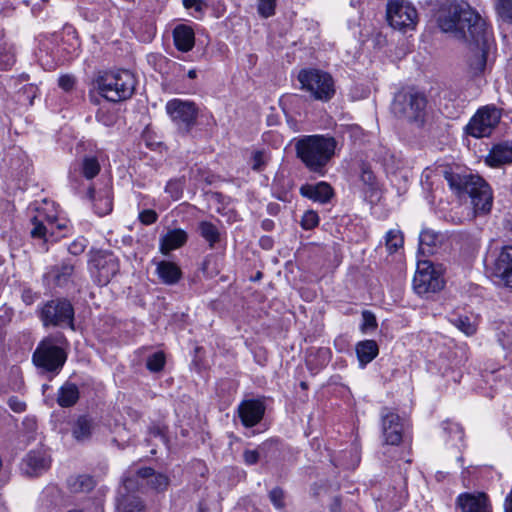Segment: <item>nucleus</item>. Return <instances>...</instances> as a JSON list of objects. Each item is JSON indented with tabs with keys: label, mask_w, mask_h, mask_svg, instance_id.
<instances>
[{
	"label": "nucleus",
	"mask_w": 512,
	"mask_h": 512,
	"mask_svg": "<svg viewBox=\"0 0 512 512\" xmlns=\"http://www.w3.org/2000/svg\"><path fill=\"white\" fill-rule=\"evenodd\" d=\"M438 24L443 32L468 43L471 52L469 67L474 74L481 73L493 42L485 20L467 3H453L439 17Z\"/></svg>",
	"instance_id": "obj_1"
},
{
	"label": "nucleus",
	"mask_w": 512,
	"mask_h": 512,
	"mask_svg": "<svg viewBox=\"0 0 512 512\" xmlns=\"http://www.w3.org/2000/svg\"><path fill=\"white\" fill-rule=\"evenodd\" d=\"M170 484L169 477L150 467L129 468L122 478V485L118 490L117 512H144L145 504L139 494L146 488L157 493L167 490Z\"/></svg>",
	"instance_id": "obj_2"
},
{
	"label": "nucleus",
	"mask_w": 512,
	"mask_h": 512,
	"mask_svg": "<svg viewBox=\"0 0 512 512\" xmlns=\"http://www.w3.org/2000/svg\"><path fill=\"white\" fill-rule=\"evenodd\" d=\"M336 149L337 141L329 135H305L295 142L297 158L308 171L319 176L326 174Z\"/></svg>",
	"instance_id": "obj_3"
},
{
	"label": "nucleus",
	"mask_w": 512,
	"mask_h": 512,
	"mask_svg": "<svg viewBox=\"0 0 512 512\" xmlns=\"http://www.w3.org/2000/svg\"><path fill=\"white\" fill-rule=\"evenodd\" d=\"M444 178L450 189L460 198L469 196L476 214L490 212L493 195L490 186L481 177L473 174L445 170Z\"/></svg>",
	"instance_id": "obj_4"
},
{
	"label": "nucleus",
	"mask_w": 512,
	"mask_h": 512,
	"mask_svg": "<svg viewBox=\"0 0 512 512\" xmlns=\"http://www.w3.org/2000/svg\"><path fill=\"white\" fill-rule=\"evenodd\" d=\"M68 342L63 334L50 335L40 341L32 355V361L41 374L55 376L66 360Z\"/></svg>",
	"instance_id": "obj_5"
},
{
	"label": "nucleus",
	"mask_w": 512,
	"mask_h": 512,
	"mask_svg": "<svg viewBox=\"0 0 512 512\" xmlns=\"http://www.w3.org/2000/svg\"><path fill=\"white\" fill-rule=\"evenodd\" d=\"M96 83L99 93L111 102L131 98L136 87V79L129 70L105 72L98 76Z\"/></svg>",
	"instance_id": "obj_6"
},
{
	"label": "nucleus",
	"mask_w": 512,
	"mask_h": 512,
	"mask_svg": "<svg viewBox=\"0 0 512 512\" xmlns=\"http://www.w3.org/2000/svg\"><path fill=\"white\" fill-rule=\"evenodd\" d=\"M427 100L419 92H399L396 94L392 111L396 117L422 125L426 115Z\"/></svg>",
	"instance_id": "obj_7"
},
{
	"label": "nucleus",
	"mask_w": 512,
	"mask_h": 512,
	"mask_svg": "<svg viewBox=\"0 0 512 512\" xmlns=\"http://www.w3.org/2000/svg\"><path fill=\"white\" fill-rule=\"evenodd\" d=\"M301 88L320 101H329L335 94V84L332 76L319 69H303L298 74Z\"/></svg>",
	"instance_id": "obj_8"
},
{
	"label": "nucleus",
	"mask_w": 512,
	"mask_h": 512,
	"mask_svg": "<svg viewBox=\"0 0 512 512\" xmlns=\"http://www.w3.org/2000/svg\"><path fill=\"white\" fill-rule=\"evenodd\" d=\"M386 17L389 25L399 31L414 30L418 23V12L408 0H388Z\"/></svg>",
	"instance_id": "obj_9"
},
{
	"label": "nucleus",
	"mask_w": 512,
	"mask_h": 512,
	"mask_svg": "<svg viewBox=\"0 0 512 512\" xmlns=\"http://www.w3.org/2000/svg\"><path fill=\"white\" fill-rule=\"evenodd\" d=\"M89 270L94 282L105 286L119 273L120 262L111 252L97 251L89 260Z\"/></svg>",
	"instance_id": "obj_10"
},
{
	"label": "nucleus",
	"mask_w": 512,
	"mask_h": 512,
	"mask_svg": "<svg viewBox=\"0 0 512 512\" xmlns=\"http://www.w3.org/2000/svg\"><path fill=\"white\" fill-rule=\"evenodd\" d=\"M39 317L44 326H69L73 328L74 309L65 299L47 301L39 309Z\"/></svg>",
	"instance_id": "obj_11"
},
{
	"label": "nucleus",
	"mask_w": 512,
	"mask_h": 512,
	"mask_svg": "<svg viewBox=\"0 0 512 512\" xmlns=\"http://www.w3.org/2000/svg\"><path fill=\"white\" fill-rule=\"evenodd\" d=\"M501 110L493 105L479 108L466 126L468 135L475 138L488 137L501 119Z\"/></svg>",
	"instance_id": "obj_12"
},
{
	"label": "nucleus",
	"mask_w": 512,
	"mask_h": 512,
	"mask_svg": "<svg viewBox=\"0 0 512 512\" xmlns=\"http://www.w3.org/2000/svg\"><path fill=\"white\" fill-rule=\"evenodd\" d=\"M166 112L180 131L189 133L196 124L198 108L192 101L172 99L166 103Z\"/></svg>",
	"instance_id": "obj_13"
},
{
	"label": "nucleus",
	"mask_w": 512,
	"mask_h": 512,
	"mask_svg": "<svg viewBox=\"0 0 512 512\" xmlns=\"http://www.w3.org/2000/svg\"><path fill=\"white\" fill-rule=\"evenodd\" d=\"M443 286L444 281L431 262L422 261L418 263L413 278V289L417 294L435 293L441 290Z\"/></svg>",
	"instance_id": "obj_14"
},
{
	"label": "nucleus",
	"mask_w": 512,
	"mask_h": 512,
	"mask_svg": "<svg viewBox=\"0 0 512 512\" xmlns=\"http://www.w3.org/2000/svg\"><path fill=\"white\" fill-rule=\"evenodd\" d=\"M491 275L496 284L512 287V245L501 249L494 260Z\"/></svg>",
	"instance_id": "obj_15"
},
{
	"label": "nucleus",
	"mask_w": 512,
	"mask_h": 512,
	"mask_svg": "<svg viewBox=\"0 0 512 512\" xmlns=\"http://www.w3.org/2000/svg\"><path fill=\"white\" fill-rule=\"evenodd\" d=\"M51 464L48 453L43 449L29 451L22 459L20 471L26 477H39L45 473Z\"/></svg>",
	"instance_id": "obj_16"
},
{
	"label": "nucleus",
	"mask_w": 512,
	"mask_h": 512,
	"mask_svg": "<svg viewBox=\"0 0 512 512\" xmlns=\"http://www.w3.org/2000/svg\"><path fill=\"white\" fill-rule=\"evenodd\" d=\"M404 424L398 414L383 410L382 434L386 444L398 445L402 441Z\"/></svg>",
	"instance_id": "obj_17"
},
{
	"label": "nucleus",
	"mask_w": 512,
	"mask_h": 512,
	"mask_svg": "<svg viewBox=\"0 0 512 512\" xmlns=\"http://www.w3.org/2000/svg\"><path fill=\"white\" fill-rule=\"evenodd\" d=\"M237 411L243 426L251 428L263 419L265 405L261 400H244L239 404Z\"/></svg>",
	"instance_id": "obj_18"
},
{
	"label": "nucleus",
	"mask_w": 512,
	"mask_h": 512,
	"mask_svg": "<svg viewBox=\"0 0 512 512\" xmlns=\"http://www.w3.org/2000/svg\"><path fill=\"white\" fill-rule=\"evenodd\" d=\"M299 193L302 197L319 204L329 203L334 196L332 186L325 181H320L315 184H303L299 188Z\"/></svg>",
	"instance_id": "obj_19"
},
{
	"label": "nucleus",
	"mask_w": 512,
	"mask_h": 512,
	"mask_svg": "<svg viewBox=\"0 0 512 512\" xmlns=\"http://www.w3.org/2000/svg\"><path fill=\"white\" fill-rule=\"evenodd\" d=\"M457 506L462 512H492L489 499L484 493H463L457 497Z\"/></svg>",
	"instance_id": "obj_20"
},
{
	"label": "nucleus",
	"mask_w": 512,
	"mask_h": 512,
	"mask_svg": "<svg viewBox=\"0 0 512 512\" xmlns=\"http://www.w3.org/2000/svg\"><path fill=\"white\" fill-rule=\"evenodd\" d=\"M188 239L186 231L177 228L168 230L164 235L161 236L159 242V248L161 253L167 255L171 251L182 247Z\"/></svg>",
	"instance_id": "obj_21"
},
{
	"label": "nucleus",
	"mask_w": 512,
	"mask_h": 512,
	"mask_svg": "<svg viewBox=\"0 0 512 512\" xmlns=\"http://www.w3.org/2000/svg\"><path fill=\"white\" fill-rule=\"evenodd\" d=\"M173 41L178 51L189 52L195 45L194 30L186 24H178L173 29Z\"/></svg>",
	"instance_id": "obj_22"
},
{
	"label": "nucleus",
	"mask_w": 512,
	"mask_h": 512,
	"mask_svg": "<svg viewBox=\"0 0 512 512\" xmlns=\"http://www.w3.org/2000/svg\"><path fill=\"white\" fill-rule=\"evenodd\" d=\"M96 427L97 424L92 418L86 415L79 416L73 423L72 436L77 442H87L95 432Z\"/></svg>",
	"instance_id": "obj_23"
},
{
	"label": "nucleus",
	"mask_w": 512,
	"mask_h": 512,
	"mask_svg": "<svg viewBox=\"0 0 512 512\" xmlns=\"http://www.w3.org/2000/svg\"><path fill=\"white\" fill-rule=\"evenodd\" d=\"M486 163L491 167H498L512 162V143L505 142L495 145L488 156Z\"/></svg>",
	"instance_id": "obj_24"
},
{
	"label": "nucleus",
	"mask_w": 512,
	"mask_h": 512,
	"mask_svg": "<svg viewBox=\"0 0 512 512\" xmlns=\"http://www.w3.org/2000/svg\"><path fill=\"white\" fill-rule=\"evenodd\" d=\"M74 272V264L70 262H63L61 265L52 267L46 274L45 278L57 286L66 285Z\"/></svg>",
	"instance_id": "obj_25"
},
{
	"label": "nucleus",
	"mask_w": 512,
	"mask_h": 512,
	"mask_svg": "<svg viewBox=\"0 0 512 512\" xmlns=\"http://www.w3.org/2000/svg\"><path fill=\"white\" fill-rule=\"evenodd\" d=\"M56 220L55 216L47 215L41 211H38V214L32 218V229L31 236L33 238H42L45 241L47 240V234L49 230L52 228L54 222Z\"/></svg>",
	"instance_id": "obj_26"
},
{
	"label": "nucleus",
	"mask_w": 512,
	"mask_h": 512,
	"mask_svg": "<svg viewBox=\"0 0 512 512\" xmlns=\"http://www.w3.org/2000/svg\"><path fill=\"white\" fill-rule=\"evenodd\" d=\"M156 272L160 280L167 285L176 284L182 276L179 266L170 261L158 262Z\"/></svg>",
	"instance_id": "obj_27"
},
{
	"label": "nucleus",
	"mask_w": 512,
	"mask_h": 512,
	"mask_svg": "<svg viewBox=\"0 0 512 512\" xmlns=\"http://www.w3.org/2000/svg\"><path fill=\"white\" fill-rule=\"evenodd\" d=\"M378 351V345L374 340L360 341L356 345L357 357L362 367L376 358Z\"/></svg>",
	"instance_id": "obj_28"
},
{
	"label": "nucleus",
	"mask_w": 512,
	"mask_h": 512,
	"mask_svg": "<svg viewBox=\"0 0 512 512\" xmlns=\"http://www.w3.org/2000/svg\"><path fill=\"white\" fill-rule=\"evenodd\" d=\"M494 326L499 344L505 350H512V317L508 321H495Z\"/></svg>",
	"instance_id": "obj_29"
},
{
	"label": "nucleus",
	"mask_w": 512,
	"mask_h": 512,
	"mask_svg": "<svg viewBox=\"0 0 512 512\" xmlns=\"http://www.w3.org/2000/svg\"><path fill=\"white\" fill-rule=\"evenodd\" d=\"M78 399L79 390L75 384L66 383L59 389L57 402L61 407H71Z\"/></svg>",
	"instance_id": "obj_30"
},
{
	"label": "nucleus",
	"mask_w": 512,
	"mask_h": 512,
	"mask_svg": "<svg viewBox=\"0 0 512 512\" xmlns=\"http://www.w3.org/2000/svg\"><path fill=\"white\" fill-rule=\"evenodd\" d=\"M439 237L433 230H422L419 236V251L424 255L434 253V247L439 242Z\"/></svg>",
	"instance_id": "obj_31"
},
{
	"label": "nucleus",
	"mask_w": 512,
	"mask_h": 512,
	"mask_svg": "<svg viewBox=\"0 0 512 512\" xmlns=\"http://www.w3.org/2000/svg\"><path fill=\"white\" fill-rule=\"evenodd\" d=\"M101 166L96 156H85L79 166L80 173L88 180L96 177L100 172Z\"/></svg>",
	"instance_id": "obj_32"
},
{
	"label": "nucleus",
	"mask_w": 512,
	"mask_h": 512,
	"mask_svg": "<svg viewBox=\"0 0 512 512\" xmlns=\"http://www.w3.org/2000/svg\"><path fill=\"white\" fill-rule=\"evenodd\" d=\"M68 484L72 492L85 493L91 491L94 488L95 482L89 475H79L70 478Z\"/></svg>",
	"instance_id": "obj_33"
},
{
	"label": "nucleus",
	"mask_w": 512,
	"mask_h": 512,
	"mask_svg": "<svg viewBox=\"0 0 512 512\" xmlns=\"http://www.w3.org/2000/svg\"><path fill=\"white\" fill-rule=\"evenodd\" d=\"M449 321L466 336H471L476 333L477 327L475 322L466 315H452L449 318Z\"/></svg>",
	"instance_id": "obj_34"
},
{
	"label": "nucleus",
	"mask_w": 512,
	"mask_h": 512,
	"mask_svg": "<svg viewBox=\"0 0 512 512\" xmlns=\"http://www.w3.org/2000/svg\"><path fill=\"white\" fill-rule=\"evenodd\" d=\"M200 235L213 247L219 241V231L211 222L203 221L199 224Z\"/></svg>",
	"instance_id": "obj_35"
},
{
	"label": "nucleus",
	"mask_w": 512,
	"mask_h": 512,
	"mask_svg": "<svg viewBox=\"0 0 512 512\" xmlns=\"http://www.w3.org/2000/svg\"><path fill=\"white\" fill-rule=\"evenodd\" d=\"M403 242V235L398 229H391L385 235V245L389 253L396 252L402 247Z\"/></svg>",
	"instance_id": "obj_36"
},
{
	"label": "nucleus",
	"mask_w": 512,
	"mask_h": 512,
	"mask_svg": "<svg viewBox=\"0 0 512 512\" xmlns=\"http://www.w3.org/2000/svg\"><path fill=\"white\" fill-rule=\"evenodd\" d=\"M165 362L166 357L164 352L156 351L147 356L146 368L152 373H157L164 368Z\"/></svg>",
	"instance_id": "obj_37"
},
{
	"label": "nucleus",
	"mask_w": 512,
	"mask_h": 512,
	"mask_svg": "<svg viewBox=\"0 0 512 512\" xmlns=\"http://www.w3.org/2000/svg\"><path fill=\"white\" fill-rule=\"evenodd\" d=\"M330 512H358L357 506L351 501H343L341 497H334L330 504Z\"/></svg>",
	"instance_id": "obj_38"
},
{
	"label": "nucleus",
	"mask_w": 512,
	"mask_h": 512,
	"mask_svg": "<svg viewBox=\"0 0 512 512\" xmlns=\"http://www.w3.org/2000/svg\"><path fill=\"white\" fill-rule=\"evenodd\" d=\"M94 208L99 216L107 215L112 211V197L109 192L95 200Z\"/></svg>",
	"instance_id": "obj_39"
},
{
	"label": "nucleus",
	"mask_w": 512,
	"mask_h": 512,
	"mask_svg": "<svg viewBox=\"0 0 512 512\" xmlns=\"http://www.w3.org/2000/svg\"><path fill=\"white\" fill-rule=\"evenodd\" d=\"M184 181L182 179H172L167 182L165 192L168 193L173 200H178L183 194Z\"/></svg>",
	"instance_id": "obj_40"
},
{
	"label": "nucleus",
	"mask_w": 512,
	"mask_h": 512,
	"mask_svg": "<svg viewBox=\"0 0 512 512\" xmlns=\"http://www.w3.org/2000/svg\"><path fill=\"white\" fill-rule=\"evenodd\" d=\"M497 12L500 17L509 23H512V0H498Z\"/></svg>",
	"instance_id": "obj_41"
},
{
	"label": "nucleus",
	"mask_w": 512,
	"mask_h": 512,
	"mask_svg": "<svg viewBox=\"0 0 512 512\" xmlns=\"http://www.w3.org/2000/svg\"><path fill=\"white\" fill-rule=\"evenodd\" d=\"M301 227L305 230H311L319 224V216L314 210H307L301 219Z\"/></svg>",
	"instance_id": "obj_42"
},
{
	"label": "nucleus",
	"mask_w": 512,
	"mask_h": 512,
	"mask_svg": "<svg viewBox=\"0 0 512 512\" xmlns=\"http://www.w3.org/2000/svg\"><path fill=\"white\" fill-rule=\"evenodd\" d=\"M376 327H377V320H376L375 315L369 310H364L362 312V324H361L362 332H366L369 330H375Z\"/></svg>",
	"instance_id": "obj_43"
},
{
	"label": "nucleus",
	"mask_w": 512,
	"mask_h": 512,
	"mask_svg": "<svg viewBox=\"0 0 512 512\" xmlns=\"http://www.w3.org/2000/svg\"><path fill=\"white\" fill-rule=\"evenodd\" d=\"M276 0H259L258 12L261 16L267 18L275 12Z\"/></svg>",
	"instance_id": "obj_44"
},
{
	"label": "nucleus",
	"mask_w": 512,
	"mask_h": 512,
	"mask_svg": "<svg viewBox=\"0 0 512 512\" xmlns=\"http://www.w3.org/2000/svg\"><path fill=\"white\" fill-rule=\"evenodd\" d=\"M269 499L277 509H282L285 506V496L281 488H274L269 492Z\"/></svg>",
	"instance_id": "obj_45"
},
{
	"label": "nucleus",
	"mask_w": 512,
	"mask_h": 512,
	"mask_svg": "<svg viewBox=\"0 0 512 512\" xmlns=\"http://www.w3.org/2000/svg\"><path fill=\"white\" fill-rule=\"evenodd\" d=\"M360 179L370 189H372V190L376 189L377 180H376L374 173L369 168H367V167L362 168Z\"/></svg>",
	"instance_id": "obj_46"
},
{
	"label": "nucleus",
	"mask_w": 512,
	"mask_h": 512,
	"mask_svg": "<svg viewBox=\"0 0 512 512\" xmlns=\"http://www.w3.org/2000/svg\"><path fill=\"white\" fill-rule=\"evenodd\" d=\"M158 219L157 213L152 209H145L139 213V220L144 225H151Z\"/></svg>",
	"instance_id": "obj_47"
},
{
	"label": "nucleus",
	"mask_w": 512,
	"mask_h": 512,
	"mask_svg": "<svg viewBox=\"0 0 512 512\" xmlns=\"http://www.w3.org/2000/svg\"><path fill=\"white\" fill-rule=\"evenodd\" d=\"M85 247H86V240L85 239H78V240L73 241L68 246V251L72 255H79L82 252H84Z\"/></svg>",
	"instance_id": "obj_48"
},
{
	"label": "nucleus",
	"mask_w": 512,
	"mask_h": 512,
	"mask_svg": "<svg viewBox=\"0 0 512 512\" xmlns=\"http://www.w3.org/2000/svg\"><path fill=\"white\" fill-rule=\"evenodd\" d=\"M260 455L257 450H245L243 453L244 462L247 465H254L259 461Z\"/></svg>",
	"instance_id": "obj_49"
},
{
	"label": "nucleus",
	"mask_w": 512,
	"mask_h": 512,
	"mask_svg": "<svg viewBox=\"0 0 512 512\" xmlns=\"http://www.w3.org/2000/svg\"><path fill=\"white\" fill-rule=\"evenodd\" d=\"M264 154L262 151H256L252 155V169L255 171H260L264 166Z\"/></svg>",
	"instance_id": "obj_50"
},
{
	"label": "nucleus",
	"mask_w": 512,
	"mask_h": 512,
	"mask_svg": "<svg viewBox=\"0 0 512 512\" xmlns=\"http://www.w3.org/2000/svg\"><path fill=\"white\" fill-rule=\"evenodd\" d=\"M75 81L74 78L68 75L61 76L59 78V86L64 91H70L74 87Z\"/></svg>",
	"instance_id": "obj_51"
},
{
	"label": "nucleus",
	"mask_w": 512,
	"mask_h": 512,
	"mask_svg": "<svg viewBox=\"0 0 512 512\" xmlns=\"http://www.w3.org/2000/svg\"><path fill=\"white\" fill-rule=\"evenodd\" d=\"M8 404H9V407L14 412H17V413H21V412L25 411V409H26V404L24 402L18 400L15 397L10 398L8 401Z\"/></svg>",
	"instance_id": "obj_52"
},
{
	"label": "nucleus",
	"mask_w": 512,
	"mask_h": 512,
	"mask_svg": "<svg viewBox=\"0 0 512 512\" xmlns=\"http://www.w3.org/2000/svg\"><path fill=\"white\" fill-rule=\"evenodd\" d=\"M183 5L186 9H194L197 12H201L204 7L202 0H183Z\"/></svg>",
	"instance_id": "obj_53"
},
{
	"label": "nucleus",
	"mask_w": 512,
	"mask_h": 512,
	"mask_svg": "<svg viewBox=\"0 0 512 512\" xmlns=\"http://www.w3.org/2000/svg\"><path fill=\"white\" fill-rule=\"evenodd\" d=\"M3 61H0V68L1 69H7L9 66H11L14 63V57L11 54H6Z\"/></svg>",
	"instance_id": "obj_54"
},
{
	"label": "nucleus",
	"mask_w": 512,
	"mask_h": 512,
	"mask_svg": "<svg viewBox=\"0 0 512 512\" xmlns=\"http://www.w3.org/2000/svg\"><path fill=\"white\" fill-rule=\"evenodd\" d=\"M450 430L458 434V438H462V429L458 424H450Z\"/></svg>",
	"instance_id": "obj_55"
},
{
	"label": "nucleus",
	"mask_w": 512,
	"mask_h": 512,
	"mask_svg": "<svg viewBox=\"0 0 512 512\" xmlns=\"http://www.w3.org/2000/svg\"><path fill=\"white\" fill-rule=\"evenodd\" d=\"M505 229L512 234V215L505 220Z\"/></svg>",
	"instance_id": "obj_56"
},
{
	"label": "nucleus",
	"mask_w": 512,
	"mask_h": 512,
	"mask_svg": "<svg viewBox=\"0 0 512 512\" xmlns=\"http://www.w3.org/2000/svg\"><path fill=\"white\" fill-rule=\"evenodd\" d=\"M318 354L323 357L324 359L327 358L328 354H329V350L328 349H320L318 351Z\"/></svg>",
	"instance_id": "obj_57"
},
{
	"label": "nucleus",
	"mask_w": 512,
	"mask_h": 512,
	"mask_svg": "<svg viewBox=\"0 0 512 512\" xmlns=\"http://www.w3.org/2000/svg\"><path fill=\"white\" fill-rule=\"evenodd\" d=\"M187 75H188V77H189L190 79H194V78H196V76H197V72H196V70H195V69H191V70H189V71H188V74H187Z\"/></svg>",
	"instance_id": "obj_58"
},
{
	"label": "nucleus",
	"mask_w": 512,
	"mask_h": 512,
	"mask_svg": "<svg viewBox=\"0 0 512 512\" xmlns=\"http://www.w3.org/2000/svg\"><path fill=\"white\" fill-rule=\"evenodd\" d=\"M271 225H272V222H271V221H269V220H267V221H264V222H263V227H264L266 230H269V229H270V227H271Z\"/></svg>",
	"instance_id": "obj_59"
},
{
	"label": "nucleus",
	"mask_w": 512,
	"mask_h": 512,
	"mask_svg": "<svg viewBox=\"0 0 512 512\" xmlns=\"http://www.w3.org/2000/svg\"><path fill=\"white\" fill-rule=\"evenodd\" d=\"M88 197H89V199L94 200V189L93 188H90L88 190Z\"/></svg>",
	"instance_id": "obj_60"
},
{
	"label": "nucleus",
	"mask_w": 512,
	"mask_h": 512,
	"mask_svg": "<svg viewBox=\"0 0 512 512\" xmlns=\"http://www.w3.org/2000/svg\"><path fill=\"white\" fill-rule=\"evenodd\" d=\"M24 297V301L27 302L28 304H30L32 302V299L26 295L23 296Z\"/></svg>",
	"instance_id": "obj_61"
},
{
	"label": "nucleus",
	"mask_w": 512,
	"mask_h": 512,
	"mask_svg": "<svg viewBox=\"0 0 512 512\" xmlns=\"http://www.w3.org/2000/svg\"><path fill=\"white\" fill-rule=\"evenodd\" d=\"M9 320H10V317H9V316H8L7 320H4V319H2V318L0 317V323H1L2 325H4V324H5L7 321H9Z\"/></svg>",
	"instance_id": "obj_62"
},
{
	"label": "nucleus",
	"mask_w": 512,
	"mask_h": 512,
	"mask_svg": "<svg viewBox=\"0 0 512 512\" xmlns=\"http://www.w3.org/2000/svg\"><path fill=\"white\" fill-rule=\"evenodd\" d=\"M261 241H262V243H263V244H264L265 242H270V240H269V239H262Z\"/></svg>",
	"instance_id": "obj_63"
},
{
	"label": "nucleus",
	"mask_w": 512,
	"mask_h": 512,
	"mask_svg": "<svg viewBox=\"0 0 512 512\" xmlns=\"http://www.w3.org/2000/svg\"><path fill=\"white\" fill-rule=\"evenodd\" d=\"M68 512H82V511H79V510H71V511H68Z\"/></svg>",
	"instance_id": "obj_64"
}]
</instances>
